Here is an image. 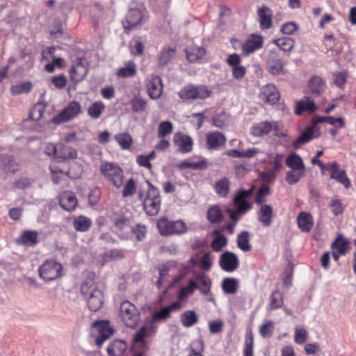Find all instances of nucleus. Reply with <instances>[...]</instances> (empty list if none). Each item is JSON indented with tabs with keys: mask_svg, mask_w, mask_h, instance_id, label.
Wrapping results in <instances>:
<instances>
[{
	"mask_svg": "<svg viewBox=\"0 0 356 356\" xmlns=\"http://www.w3.org/2000/svg\"><path fill=\"white\" fill-rule=\"evenodd\" d=\"M81 293L87 300L89 309L97 312L102 308L104 301V296L100 286L92 280L87 279L81 284Z\"/></svg>",
	"mask_w": 356,
	"mask_h": 356,
	"instance_id": "1",
	"label": "nucleus"
},
{
	"mask_svg": "<svg viewBox=\"0 0 356 356\" xmlns=\"http://www.w3.org/2000/svg\"><path fill=\"white\" fill-rule=\"evenodd\" d=\"M148 186L146 192L140 190L138 197L143 202V209L150 216H156L161 207V198L158 188L150 181H146Z\"/></svg>",
	"mask_w": 356,
	"mask_h": 356,
	"instance_id": "2",
	"label": "nucleus"
},
{
	"mask_svg": "<svg viewBox=\"0 0 356 356\" xmlns=\"http://www.w3.org/2000/svg\"><path fill=\"white\" fill-rule=\"evenodd\" d=\"M99 171L104 178L116 188H120L124 183V171L117 163L102 161Z\"/></svg>",
	"mask_w": 356,
	"mask_h": 356,
	"instance_id": "3",
	"label": "nucleus"
},
{
	"mask_svg": "<svg viewBox=\"0 0 356 356\" xmlns=\"http://www.w3.org/2000/svg\"><path fill=\"white\" fill-rule=\"evenodd\" d=\"M40 277L46 282L60 278L63 275V266L54 259L46 260L39 268Z\"/></svg>",
	"mask_w": 356,
	"mask_h": 356,
	"instance_id": "4",
	"label": "nucleus"
},
{
	"mask_svg": "<svg viewBox=\"0 0 356 356\" xmlns=\"http://www.w3.org/2000/svg\"><path fill=\"white\" fill-rule=\"evenodd\" d=\"M181 308V303L177 301L155 312L149 321V330L152 332H155L157 329V323L167 321L170 318L172 312H177L180 310Z\"/></svg>",
	"mask_w": 356,
	"mask_h": 356,
	"instance_id": "5",
	"label": "nucleus"
},
{
	"mask_svg": "<svg viewBox=\"0 0 356 356\" xmlns=\"http://www.w3.org/2000/svg\"><path fill=\"white\" fill-rule=\"evenodd\" d=\"M157 228L163 236L181 234L187 230L183 221H169L166 218H162L157 221Z\"/></svg>",
	"mask_w": 356,
	"mask_h": 356,
	"instance_id": "6",
	"label": "nucleus"
},
{
	"mask_svg": "<svg viewBox=\"0 0 356 356\" xmlns=\"http://www.w3.org/2000/svg\"><path fill=\"white\" fill-rule=\"evenodd\" d=\"M120 316L125 325L134 327L139 321V312L137 308L129 301H124L120 305Z\"/></svg>",
	"mask_w": 356,
	"mask_h": 356,
	"instance_id": "7",
	"label": "nucleus"
},
{
	"mask_svg": "<svg viewBox=\"0 0 356 356\" xmlns=\"http://www.w3.org/2000/svg\"><path fill=\"white\" fill-rule=\"evenodd\" d=\"M211 93V92L202 85L199 86H187L179 92V96L184 100L202 99L209 97Z\"/></svg>",
	"mask_w": 356,
	"mask_h": 356,
	"instance_id": "8",
	"label": "nucleus"
},
{
	"mask_svg": "<svg viewBox=\"0 0 356 356\" xmlns=\"http://www.w3.org/2000/svg\"><path fill=\"white\" fill-rule=\"evenodd\" d=\"M92 332L96 346L101 348L104 341L113 334V330L107 321H101L92 323Z\"/></svg>",
	"mask_w": 356,
	"mask_h": 356,
	"instance_id": "9",
	"label": "nucleus"
},
{
	"mask_svg": "<svg viewBox=\"0 0 356 356\" xmlns=\"http://www.w3.org/2000/svg\"><path fill=\"white\" fill-rule=\"evenodd\" d=\"M81 111V107L76 101L70 102L67 106L51 120L56 124L66 122L76 117Z\"/></svg>",
	"mask_w": 356,
	"mask_h": 356,
	"instance_id": "10",
	"label": "nucleus"
},
{
	"mask_svg": "<svg viewBox=\"0 0 356 356\" xmlns=\"http://www.w3.org/2000/svg\"><path fill=\"white\" fill-rule=\"evenodd\" d=\"M88 72V63L83 57L76 58L72 63L70 74L72 81L80 82L85 79Z\"/></svg>",
	"mask_w": 356,
	"mask_h": 356,
	"instance_id": "11",
	"label": "nucleus"
},
{
	"mask_svg": "<svg viewBox=\"0 0 356 356\" xmlns=\"http://www.w3.org/2000/svg\"><path fill=\"white\" fill-rule=\"evenodd\" d=\"M146 87L149 97L152 99H159L163 92V83L159 76L152 74L146 79Z\"/></svg>",
	"mask_w": 356,
	"mask_h": 356,
	"instance_id": "12",
	"label": "nucleus"
},
{
	"mask_svg": "<svg viewBox=\"0 0 356 356\" xmlns=\"http://www.w3.org/2000/svg\"><path fill=\"white\" fill-rule=\"evenodd\" d=\"M146 10L140 8H130L128 11L126 20L123 22L125 29H131L142 23L145 19Z\"/></svg>",
	"mask_w": 356,
	"mask_h": 356,
	"instance_id": "13",
	"label": "nucleus"
},
{
	"mask_svg": "<svg viewBox=\"0 0 356 356\" xmlns=\"http://www.w3.org/2000/svg\"><path fill=\"white\" fill-rule=\"evenodd\" d=\"M327 170L330 172V178L343 185L346 188H349L351 182L347 177L344 170L339 168V165L334 161L327 165Z\"/></svg>",
	"mask_w": 356,
	"mask_h": 356,
	"instance_id": "14",
	"label": "nucleus"
},
{
	"mask_svg": "<svg viewBox=\"0 0 356 356\" xmlns=\"http://www.w3.org/2000/svg\"><path fill=\"white\" fill-rule=\"evenodd\" d=\"M264 44L263 37L260 35H250L245 42L242 44V54L244 56H248L250 54L260 49Z\"/></svg>",
	"mask_w": 356,
	"mask_h": 356,
	"instance_id": "15",
	"label": "nucleus"
},
{
	"mask_svg": "<svg viewBox=\"0 0 356 356\" xmlns=\"http://www.w3.org/2000/svg\"><path fill=\"white\" fill-rule=\"evenodd\" d=\"M238 257L234 253L227 251L220 255L219 265L223 270L233 272L238 268Z\"/></svg>",
	"mask_w": 356,
	"mask_h": 356,
	"instance_id": "16",
	"label": "nucleus"
},
{
	"mask_svg": "<svg viewBox=\"0 0 356 356\" xmlns=\"http://www.w3.org/2000/svg\"><path fill=\"white\" fill-rule=\"evenodd\" d=\"M173 143L177 149L181 154H187L193 149V140L192 138L181 132L176 133L173 137Z\"/></svg>",
	"mask_w": 356,
	"mask_h": 356,
	"instance_id": "17",
	"label": "nucleus"
},
{
	"mask_svg": "<svg viewBox=\"0 0 356 356\" xmlns=\"http://www.w3.org/2000/svg\"><path fill=\"white\" fill-rule=\"evenodd\" d=\"M268 71L273 75L280 74L283 71L284 63L275 51H270L266 60Z\"/></svg>",
	"mask_w": 356,
	"mask_h": 356,
	"instance_id": "18",
	"label": "nucleus"
},
{
	"mask_svg": "<svg viewBox=\"0 0 356 356\" xmlns=\"http://www.w3.org/2000/svg\"><path fill=\"white\" fill-rule=\"evenodd\" d=\"M17 245L26 247H34L38 243V232L33 230H24L21 235L15 239Z\"/></svg>",
	"mask_w": 356,
	"mask_h": 356,
	"instance_id": "19",
	"label": "nucleus"
},
{
	"mask_svg": "<svg viewBox=\"0 0 356 356\" xmlns=\"http://www.w3.org/2000/svg\"><path fill=\"white\" fill-rule=\"evenodd\" d=\"M59 203L63 209L72 211L76 209L78 201L73 192L64 191L59 195Z\"/></svg>",
	"mask_w": 356,
	"mask_h": 356,
	"instance_id": "20",
	"label": "nucleus"
},
{
	"mask_svg": "<svg viewBox=\"0 0 356 356\" xmlns=\"http://www.w3.org/2000/svg\"><path fill=\"white\" fill-rule=\"evenodd\" d=\"M226 142L225 136L219 131L209 132L207 134L206 145L209 149H218Z\"/></svg>",
	"mask_w": 356,
	"mask_h": 356,
	"instance_id": "21",
	"label": "nucleus"
},
{
	"mask_svg": "<svg viewBox=\"0 0 356 356\" xmlns=\"http://www.w3.org/2000/svg\"><path fill=\"white\" fill-rule=\"evenodd\" d=\"M260 98L266 102L275 104L278 102L280 93L274 85L267 84L261 89Z\"/></svg>",
	"mask_w": 356,
	"mask_h": 356,
	"instance_id": "22",
	"label": "nucleus"
},
{
	"mask_svg": "<svg viewBox=\"0 0 356 356\" xmlns=\"http://www.w3.org/2000/svg\"><path fill=\"white\" fill-rule=\"evenodd\" d=\"M315 124H316L314 123L312 126L307 127L293 143L294 148L298 149L302 144L307 143L319 136V132L314 128Z\"/></svg>",
	"mask_w": 356,
	"mask_h": 356,
	"instance_id": "23",
	"label": "nucleus"
},
{
	"mask_svg": "<svg viewBox=\"0 0 356 356\" xmlns=\"http://www.w3.org/2000/svg\"><path fill=\"white\" fill-rule=\"evenodd\" d=\"M273 209L269 204L260 205L259 209L257 211L258 220L264 227H269L273 222Z\"/></svg>",
	"mask_w": 356,
	"mask_h": 356,
	"instance_id": "24",
	"label": "nucleus"
},
{
	"mask_svg": "<svg viewBox=\"0 0 356 356\" xmlns=\"http://www.w3.org/2000/svg\"><path fill=\"white\" fill-rule=\"evenodd\" d=\"M0 169L6 173H15L18 170V163L13 156L0 154Z\"/></svg>",
	"mask_w": 356,
	"mask_h": 356,
	"instance_id": "25",
	"label": "nucleus"
},
{
	"mask_svg": "<svg viewBox=\"0 0 356 356\" xmlns=\"http://www.w3.org/2000/svg\"><path fill=\"white\" fill-rule=\"evenodd\" d=\"M316 108L314 102L308 97H305L296 102L295 113L298 115H300L303 113H312L315 111Z\"/></svg>",
	"mask_w": 356,
	"mask_h": 356,
	"instance_id": "26",
	"label": "nucleus"
},
{
	"mask_svg": "<svg viewBox=\"0 0 356 356\" xmlns=\"http://www.w3.org/2000/svg\"><path fill=\"white\" fill-rule=\"evenodd\" d=\"M252 188L249 190H241L236 193L234 198V203L239 207V210L249 211L252 208V204L247 202L248 197L252 194Z\"/></svg>",
	"mask_w": 356,
	"mask_h": 356,
	"instance_id": "27",
	"label": "nucleus"
},
{
	"mask_svg": "<svg viewBox=\"0 0 356 356\" xmlns=\"http://www.w3.org/2000/svg\"><path fill=\"white\" fill-rule=\"evenodd\" d=\"M259 17V26L263 30L268 29L272 25L273 13L271 10L266 7L262 6L257 10Z\"/></svg>",
	"mask_w": 356,
	"mask_h": 356,
	"instance_id": "28",
	"label": "nucleus"
},
{
	"mask_svg": "<svg viewBox=\"0 0 356 356\" xmlns=\"http://www.w3.org/2000/svg\"><path fill=\"white\" fill-rule=\"evenodd\" d=\"M137 73V67L134 61H127L124 66L116 72V76L119 78H131Z\"/></svg>",
	"mask_w": 356,
	"mask_h": 356,
	"instance_id": "29",
	"label": "nucleus"
},
{
	"mask_svg": "<svg viewBox=\"0 0 356 356\" xmlns=\"http://www.w3.org/2000/svg\"><path fill=\"white\" fill-rule=\"evenodd\" d=\"M273 130L272 123L268 121L261 122L254 124L250 129V134L256 137H261Z\"/></svg>",
	"mask_w": 356,
	"mask_h": 356,
	"instance_id": "30",
	"label": "nucleus"
},
{
	"mask_svg": "<svg viewBox=\"0 0 356 356\" xmlns=\"http://www.w3.org/2000/svg\"><path fill=\"white\" fill-rule=\"evenodd\" d=\"M286 165L291 170L305 171V163L301 156L296 153H292L286 158Z\"/></svg>",
	"mask_w": 356,
	"mask_h": 356,
	"instance_id": "31",
	"label": "nucleus"
},
{
	"mask_svg": "<svg viewBox=\"0 0 356 356\" xmlns=\"http://www.w3.org/2000/svg\"><path fill=\"white\" fill-rule=\"evenodd\" d=\"M76 156L77 152L75 149L61 143L58 144V154L56 159L63 160L73 159H75Z\"/></svg>",
	"mask_w": 356,
	"mask_h": 356,
	"instance_id": "32",
	"label": "nucleus"
},
{
	"mask_svg": "<svg viewBox=\"0 0 356 356\" xmlns=\"http://www.w3.org/2000/svg\"><path fill=\"white\" fill-rule=\"evenodd\" d=\"M198 289V284L196 281L193 279L189 280L186 286L181 288L177 294V298L184 300L188 296L193 294L194 291Z\"/></svg>",
	"mask_w": 356,
	"mask_h": 356,
	"instance_id": "33",
	"label": "nucleus"
},
{
	"mask_svg": "<svg viewBox=\"0 0 356 356\" xmlns=\"http://www.w3.org/2000/svg\"><path fill=\"white\" fill-rule=\"evenodd\" d=\"M214 189L216 194L222 197H225L229 194L230 190V181L227 177L217 181L214 185Z\"/></svg>",
	"mask_w": 356,
	"mask_h": 356,
	"instance_id": "34",
	"label": "nucleus"
},
{
	"mask_svg": "<svg viewBox=\"0 0 356 356\" xmlns=\"http://www.w3.org/2000/svg\"><path fill=\"white\" fill-rule=\"evenodd\" d=\"M127 344L122 340H115L107 347V353L109 356H120L126 350Z\"/></svg>",
	"mask_w": 356,
	"mask_h": 356,
	"instance_id": "35",
	"label": "nucleus"
},
{
	"mask_svg": "<svg viewBox=\"0 0 356 356\" xmlns=\"http://www.w3.org/2000/svg\"><path fill=\"white\" fill-rule=\"evenodd\" d=\"M115 228L120 236H125L132 230L129 220L124 217L119 218L115 221Z\"/></svg>",
	"mask_w": 356,
	"mask_h": 356,
	"instance_id": "36",
	"label": "nucleus"
},
{
	"mask_svg": "<svg viewBox=\"0 0 356 356\" xmlns=\"http://www.w3.org/2000/svg\"><path fill=\"white\" fill-rule=\"evenodd\" d=\"M297 221L299 228L302 232H309L313 226L312 216L305 212L299 213Z\"/></svg>",
	"mask_w": 356,
	"mask_h": 356,
	"instance_id": "37",
	"label": "nucleus"
},
{
	"mask_svg": "<svg viewBox=\"0 0 356 356\" xmlns=\"http://www.w3.org/2000/svg\"><path fill=\"white\" fill-rule=\"evenodd\" d=\"M311 92L315 96H319L324 90L325 83L320 76H313L309 82Z\"/></svg>",
	"mask_w": 356,
	"mask_h": 356,
	"instance_id": "38",
	"label": "nucleus"
},
{
	"mask_svg": "<svg viewBox=\"0 0 356 356\" xmlns=\"http://www.w3.org/2000/svg\"><path fill=\"white\" fill-rule=\"evenodd\" d=\"M182 325L186 327H190L198 322V316L195 311L188 310L180 316Z\"/></svg>",
	"mask_w": 356,
	"mask_h": 356,
	"instance_id": "39",
	"label": "nucleus"
},
{
	"mask_svg": "<svg viewBox=\"0 0 356 356\" xmlns=\"http://www.w3.org/2000/svg\"><path fill=\"white\" fill-rule=\"evenodd\" d=\"M176 48L167 47L164 48L159 57V65H167L175 56Z\"/></svg>",
	"mask_w": 356,
	"mask_h": 356,
	"instance_id": "40",
	"label": "nucleus"
},
{
	"mask_svg": "<svg viewBox=\"0 0 356 356\" xmlns=\"http://www.w3.org/2000/svg\"><path fill=\"white\" fill-rule=\"evenodd\" d=\"M196 282L200 284V286H198V289L202 294L207 295L210 292L211 280L206 274H198L196 277Z\"/></svg>",
	"mask_w": 356,
	"mask_h": 356,
	"instance_id": "41",
	"label": "nucleus"
},
{
	"mask_svg": "<svg viewBox=\"0 0 356 356\" xmlns=\"http://www.w3.org/2000/svg\"><path fill=\"white\" fill-rule=\"evenodd\" d=\"M223 291L227 294H234L238 287V282L236 278H225L221 284Z\"/></svg>",
	"mask_w": 356,
	"mask_h": 356,
	"instance_id": "42",
	"label": "nucleus"
},
{
	"mask_svg": "<svg viewBox=\"0 0 356 356\" xmlns=\"http://www.w3.org/2000/svg\"><path fill=\"white\" fill-rule=\"evenodd\" d=\"M114 139L122 149H129L133 143L131 136L127 132L116 134Z\"/></svg>",
	"mask_w": 356,
	"mask_h": 356,
	"instance_id": "43",
	"label": "nucleus"
},
{
	"mask_svg": "<svg viewBox=\"0 0 356 356\" xmlns=\"http://www.w3.org/2000/svg\"><path fill=\"white\" fill-rule=\"evenodd\" d=\"M92 225L91 220L86 216H79L74 220L73 226L78 232H86Z\"/></svg>",
	"mask_w": 356,
	"mask_h": 356,
	"instance_id": "44",
	"label": "nucleus"
},
{
	"mask_svg": "<svg viewBox=\"0 0 356 356\" xmlns=\"http://www.w3.org/2000/svg\"><path fill=\"white\" fill-rule=\"evenodd\" d=\"M186 58L189 62H195L205 54V49L199 47H191L186 51Z\"/></svg>",
	"mask_w": 356,
	"mask_h": 356,
	"instance_id": "45",
	"label": "nucleus"
},
{
	"mask_svg": "<svg viewBox=\"0 0 356 356\" xmlns=\"http://www.w3.org/2000/svg\"><path fill=\"white\" fill-rule=\"evenodd\" d=\"M250 234L248 231L241 232L237 237L238 248L243 252H248L251 250L250 244Z\"/></svg>",
	"mask_w": 356,
	"mask_h": 356,
	"instance_id": "46",
	"label": "nucleus"
},
{
	"mask_svg": "<svg viewBox=\"0 0 356 356\" xmlns=\"http://www.w3.org/2000/svg\"><path fill=\"white\" fill-rule=\"evenodd\" d=\"M131 108L135 113H142L145 111L147 102L146 99L138 95H135L131 100Z\"/></svg>",
	"mask_w": 356,
	"mask_h": 356,
	"instance_id": "47",
	"label": "nucleus"
},
{
	"mask_svg": "<svg viewBox=\"0 0 356 356\" xmlns=\"http://www.w3.org/2000/svg\"><path fill=\"white\" fill-rule=\"evenodd\" d=\"M273 42L280 49L286 52L291 51L293 49L295 44L294 40L288 37L274 40Z\"/></svg>",
	"mask_w": 356,
	"mask_h": 356,
	"instance_id": "48",
	"label": "nucleus"
},
{
	"mask_svg": "<svg viewBox=\"0 0 356 356\" xmlns=\"http://www.w3.org/2000/svg\"><path fill=\"white\" fill-rule=\"evenodd\" d=\"M104 108L103 102H95L88 107V114L91 118L97 119L102 115Z\"/></svg>",
	"mask_w": 356,
	"mask_h": 356,
	"instance_id": "49",
	"label": "nucleus"
},
{
	"mask_svg": "<svg viewBox=\"0 0 356 356\" xmlns=\"http://www.w3.org/2000/svg\"><path fill=\"white\" fill-rule=\"evenodd\" d=\"M253 343L254 337L252 332L250 330H247L243 351V356H253Z\"/></svg>",
	"mask_w": 356,
	"mask_h": 356,
	"instance_id": "50",
	"label": "nucleus"
},
{
	"mask_svg": "<svg viewBox=\"0 0 356 356\" xmlns=\"http://www.w3.org/2000/svg\"><path fill=\"white\" fill-rule=\"evenodd\" d=\"M333 250H338L341 254H346L348 251V242L341 235L338 236L332 244Z\"/></svg>",
	"mask_w": 356,
	"mask_h": 356,
	"instance_id": "51",
	"label": "nucleus"
},
{
	"mask_svg": "<svg viewBox=\"0 0 356 356\" xmlns=\"http://www.w3.org/2000/svg\"><path fill=\"white\" fill-rule=\"evenodd\" d=\"M283 296L282 293L277 290L273 291L270 296V309L274 310L279 309L283 305Z\"/></svg>",
	"mask_w": 356,
	"mask_h": 356,
	"instance_id": "52",
	"label": "nucleus"
},
{
	"mask_svg": "<svg viewBox=\"0 0 356 356\" xmlns=\"http://www.w3.org/2000/svg\"><path fill=\"white\" fill-rule=\"evenodd\" d=\"M213 235H218L211 243V248L216 252H220L227 244V239L223 235H218V231H214Z\"/></svg>",
	"mask_w": 356,
	"mask_h": 356,
	"instance_id": "53",
	"label": "nucleus"
},
{
	"mask_svg": "<svg viewBox=\"0 0 356 356\" xmlns=\"http://www.w3.org/2000/svg\"><path fill=\"white\" fill-rule=\"evenodd\" d=\"M305 174V171L295 170H289L286 173L285 180L289 184L293 185L296 184L302 177H303Z\"/></svg>",
	"mask_w": 356,
	"mask_h": 356,
	"instance_id": "54",
	"label": "nucleus"
},
{
	"mask_svg": "<svg viewBox=\"0 0 356 356\" xmlns=\"http://www.w3.org/2000/svg\"><path fill=\"white\" fill-rule=\"evenodd\" d=\"M44 111L45 106L42 103H38L31 109L29 118L33 121H38L42 118Z\"/></svg>",
	"mask_w": 356,
	"mask_h": 356,
	"instance_id": "55",
	"label": "nucleus"
},
{
	"mask_svg": "<svg viewBox=\"0 0 356 356\" xmlns=\"http://www.w3.org/2000/svg\"><path fill=\"white\" fill-rule=\"evenodd\" d=\"M270 194V189L266 185L261 186L257 191L254 202L258 205L266 204V197Z\"/></svg>",
	"mask_w": 356,
	"mask_h": 356,
	"instance_id": "56",
	"label": "nucleus"
},
{
	"mask_svg": "<svg viewBox=\"0 0 356 356\" xmlns=\"http://www.w3.org/2000/svg\"><path fill=\"white\" fill-rule=\"evenodd\" d=\"M325 122L330 124H332L334 127H337L338 128H342L344 127V122L342 118H335L332 116H327V117H321L318 118L316 120H314V124H317L319 122Z\"/></svg>",
	"mask_w": 356,
	"mask_h": 356,
	"instance_id": "57",
	"label": "nucleus"
},
{
	"mask_svg": "<svg viewBox=\"0 0 356 356\" xmlns=\"http://www.w3.org/2000/svg\"><path fill=\"white\" fill-rule=\"evenodd\" d=\"M207 218L211 222H219L222 218V213L218 205H213L207 211Z\"/></svg>",
	"mask_w": 356,
	"mask_h": 356,
	"instance_id": "58",
	"label": "nucleus"
},
{
	"mask_svg": "<svg viewBox=\"0 0 356 356\" xmlns=\"http://www.w3.org/2000/svg\"><path fill=\"white\" fill-rule=\"evenodd\" d=\"M173 131V124L170 121H163L159 124L158 136L159 138H164L172 134Z\"/></svg>",
	"mask_w": 356,
	"mask_h": 356,
	"instance_id": "59",
	"label": "nucleus"
},
{
	"mask_svg": "<svg viewBox=\"0 0 356 356\" xmlns=\"http://www.w3.org/2000/svg\"><path fill=\"white\" fill-rule=\"evenodd\" d=\"M32 88V84L30 82H24L20 84L13 86L10 88V92L14 95L22 93H28Z\"/></svg>",
	"mask_w": 356,
	"mask_h": 356,
	"instance_id": "60",
	"label": "nucleus"
},
{
	"mask_svg": "<svg viewBox=\"0 0 356 356\" xmlns=\"http://www.w3.org/2000/svg\"><path fill=\"white\" fill-rule=\"evenodd\" d=\"M213 125L218 128H223L229 123V115L225 112H222L213 118Z\"/></svg>",
	"mask_w": 356,
	"mask_h": 356,
	"instance_id": "61",
	"label": "nucleus"
},
{
	"mask_svg": "<svg viewBox=\"0 0 356 356\" xmlns=\"http://www.w3.org/2000/svg\"><path fill=\"white\" fill-rule=\"evenodd\" d=\"M136 191V182L133 178L127 180L122 191L123 197H129L133 195Z\"/></svg>",
	"mask_w": 356,
	"mask_h": 356,
	"instance_id": "62",
	"label": "nucleus"
},
{
	"mask_svg": "<svg viewBox=\"0 0 356 356\" xmlns=\"http://www.w3.org/2000/svg\"><path fill=\"white\" fill-rule=\"evenodd\" d=\"M330 207L332 209V213L335 216H338L343 212L344 207L343 206V204L341 201L337 197L332 198L331 200Z\"/></svg>",
	"mask_w": 356,
	"mask_h": 356,
	"instance_id": "63",
	"label": "nucleus"
},
{
	"mask_svg": "<svg viewBox=\"0 0 356 356\" xmlns=\"http://www.w3.org/2000/svg\"><path fill=\"white\" fill-rule=\"evenodd\" d=\"M224 327V323L222 320L210 321L209 323V329L211 334H216L220 333Z\"/></svg>",
	"mask_w": 356,
	"mask_h": 356,
	"instance_id": "64",
	"label": "nucleus"
}]
</instances>
